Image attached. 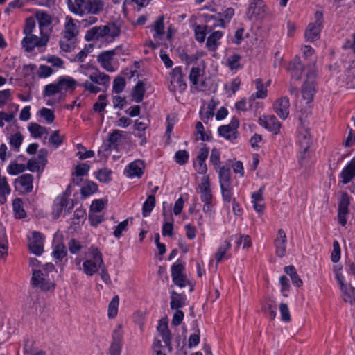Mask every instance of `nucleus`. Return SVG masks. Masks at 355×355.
<instances>
[{"instance_id":"nucleus-28","label":"nucleus","mask_w":355,"mask_h":355,"mask_svg":"<svg viewBox=\"0 0 355 355\" xmlns=\"http://www.w3.org/2000/svg\"><path fill=\"white\" fill-rule=\"evenodd\" d=\"M322 27L318 26L315 24L310 23L305 31L304 37L306 41L313 42L320 38V34Z\"/></svg>"},{"instance_id":"nucleus-33","label":"nucleus","mask_w":355,"mask_h":355,"mask_svg":"<svg viewBox=\"0 0 355 355\" xmlns=\"http://www.w3.org/2000/svg\"><path fill=\"white\" fill-rule=\"evenodd\" d=\"M262 309L270 320H272L275 318L277 304L275 301L271 299H267L262 305Z\"/></svg>"},{"instance_id":"nucleus-20","label":"nucleus","mask_w":355,"mask_h":355,"mask_svg":"<svg viewBox=\"0 0 355 355\" xmlns=\"http://www.w3.org/2000/svg\"><path fill=\"white\" fill-rule=\"evenodd\" d=\"M275 247V254L279 257H283L286 254V235L282 229L277 232V237L274 241Z\"/></svg>"},{"instance_id":"nucleus-49","label":"nucleus","mask_w":355,"mask_h":355,"mask_svg":"<svg viewBox=\"0 0 355 355\" xmlns=\"http://www.w3.org/2000/svg\"><path fill=\"white\" fill-rule=\"evenodd\" d=\"M119 298L118 295L114 296L109 304L108 317L114 318L116 316L118 312Z\"/></svg>"},{"instance_id":"nucleus-51","label":"nucleus","mask_w":355,"mask_h":355,"mask_svg":"<svg viewBox=\"0 0 355 355\" xmlns=\"http://www.w3.org/2000/svg\"><path fill=\"white\" fill-rule=\"evenodd\" d=\"M24 139L23 135L20 132H17L10 137V144L13 147L15 151H19V148Z\"/></svg>"},{"instance_id":"nucleus-27","label":"nucleus","mask_w":355,"mask_h":355,"mask_svg":"<svg viewBox=\"0 0 355 355\" xmlns=\"http://www.w3.org/2000/svg\"><path fill=\"white\" fill-rule=\"evenodd\" d=\"M157 331L162 336V340L166 347H170L171 336L168 327V322L165 320H160L157 326Z\"/></svg>"},{"instance_id":"nucleus-23","label":"nucleus","mask_w":355,"mask_h":355,"mask_svg":"<svg viewBox=\"0 0 355 355\" xmlns=\"http://www.w3.org/2000/svg\"><path fill=\"white\" fill-rule=\"evenodd\" d=\"M339 176L342 179L340 182L343 184H348L355 178V157L342 170Z\"/></svg>"},{"instance_id":"nucleus-44","label":"nucleus","mask_w":355,"mask_h":355,"mask_svg":"<svg viewBox=\"0 0 355 355\" xmlns=\"http://www.w3.org/2000/svg\"><path fill=\"white\" fill-rule=\"evenodd\" d=\"M155 33L153 37L155 40L160 38L164 34V16H160L154 24Z\"/></svg>"},{"instance_id":"nucleus-36","label":"nucleus","mask_w":355,"mask_h":355,"mask_svg":"<svg viewBox=\"0 0 355 355\" xmlns=\"http://www.w3.org/2000/svg\"><path fill=\"white\" fill-rule=\"evenodd\" d=\"M223 36V33L221 31H217L213 32L207 40L206 45L210 50H215L219 43L218 41Z\"/></svg>"},{"instance_id":"nucleus-30","label":"nucleus","mask_w":355,"mask_h":355,"mask_svg":"<svg viewBox=\"0 0 355 355\" xmlns=\"http://www.w3.org/2000/svg\"><path fill=\"white\" fill-rule=\"evenodd\" d=\"M103 26H94L88 30L85 34V39L87 41L98 40L105 37V32L103 31Z\"/></svg>"},{"instance_id":"nucleus-50","label":"nucleus","mask_w":355,"mask_h":355,"mask_svg":"<svg viewBox=\"0 0 355 355\" xmlns=\"http://www.w3.org/2000/svg\"><path fill=\"white\" fill-rule=\"evenodd\" d=\"M231 248V244L229 241H225L223 243L219 246L216 254V260L217 263H219L225 257L227 251Z\"/></svg>"},{"instance_id":"nucleus-5","label":"nucleus","mask_w":355,"mask_h":355,"mask_svg":"<svg viewBox=\"0 0 355 355\" xmlns=\"http://www.w3.org/2000/svg\"><path fill=\"white\" fill-rule=\"evenodd\" d=\"M31 282L34 287H38L44 291L53 290L55 283L53 279L44 277L42 270L33 269Z\"/></svg>"},{"instance_id":"nucleus-62","label":"nucleus","mask_w":355,"mask_h":355,"mask_svg":"<svg viewBox=\"0 0 355 355\" xmlns=\"http://www.w3.org/2000/svg\"><path fill=\"white\" fill-rule=\"evenodd\" d=\"M62 142L63 137L59 135V132L58 130L54 131L49 138V143L55 148H58Z\"/></svg>"},{"instance_id":"nucleus-11","label":"nucleus","mask_w":355,"mask_h":355,"mask_svg":"<svg viewBox=\"0 0 355 355\" xmlns=\"http://www.w3.org/2000/svg\"><path fill=\"white\" fill-rule=\"evenodd\" d=\"M28 246L29 250L37 256H40L44 251V238L41 233L33 232L28 237Z\"/></svg>"},{"instance_id":"nucleus-17","label":"nucleus","mask_w":355,"mask_h":355,"mask_svg":"<svg viewBox=\"0 0 355 355\" xmlns=\"http://www.w3.org/2000/svg\"><path fill=\"white\" fill-rule=\"evenodd\" d=\"M259 123L260 125L275 135H277L280 131L281 123L274 115L263 116L259 118Z\"/></svg>"},{"instance_id":"nucleus-39","label":"nucleus","mask_w":355,"mask_h":355,"mask_svg":"<svg viewBox=\"0 0 355 355\" xmlns=\"http://www.w3.org/2000/svg\"><path fill=\"white\" fill-rule=\"evenodd\" d=\"M13 211L16 218H24L26 214L23 207V202L20 198H15L12 202Z\"/></svg>"},{"instance_id":"nucleus-46","label":"nucleus","mask_w":355,"mask_h":355,"mask_svg":"<svg viewBox=\"0 0 355 355\" xmlns=\"http://www.w3.org/2000/svg\"><path fill=\"white\" fill-rule=\"evenodd\" d=\"M52 254L55 260L62 261L67 256V252L64 245L59 243L54 247Z\"/></svg>"},{"instance_id":"nucleus-7","label":"nucleus","mask_w":355,"mask_h":355,"mask_svg":"<svg viewBox=\"0 0 355 355\" xmlns=\"http://www.w3.org/2000/svg\"><path fill=\"white\" fill-rule=\"evenodd\" d=\"M298 119L302 125L299 128L298 142L301 148V153H305L309 148L311 144V137L309 131L305 128V121L302 114H300Z\"/></svg>"},{"instance_id":"nucleus-13","label":"nucleus","mask_w":355,"mask_h":355,"mask_svg":"<svg viewBox=\"0 0 355 355\" xmlns=\"http://www.w3.org/2000/svg\"><path fill=\"white\" fill-rule=\"evenodd\" d=\"M171 76V89L175 91L177 89L180 92H183L187 88V83L184 79L182 67H176L170 73Z\"/></svg>"},{"instance_id":"nucleus-40","label":"nucleus","mask_w":355,"mask_h":355,"mask_svg":"<svg viewBox=\"0 0 355 355\" xmlns=\"http://www.w3.org/2000/svg\"><path fill=\"white\" fill-rule=\"evenodd\" d=\"M343 293V299L345 302L355 306V288L352 286H346L340 289Z\"/></svg>"},{"instance_id":"nucleus-8","label":"nucleus","mask_w":355,"mask_h":355,"mask_svg":"<svg viewBox=\"0 0 355 355\" xmlns=\"http://www.w3.org/2000/svg\"><path fill=\"white\" fill-rule=\"evenodd\" d=\"M239 122L236 117H233L228 125H221L218 128V134L220 137L227 140L233 141L237 138Z\"/></svg>"},{"instance_id":"nucleus-22","label":"nucleus","mask_w":355,"mask_h":355,"mask_svg":"<svg viewBox=\"0 0 355 355\" xmlns=\"http://www.w3.org/2000/svg\"><path fill=\"white\" fill-rule=\"evenodd\" d=\"M57 82L61 92L64 91L65 92H69V93H71L76 89V87L80 85L74 78L69 76H62L59 77Z\"/></svg>"},{"instance_id":"nucleus-19","label":"nucleus","mask_w":355,"mask_h":355,"mask_svg":"<svg viewBox=\"0 0 355 355\" xmlns=\"http://www.w3.org/2000/svg\"><path fill=\"white\" fill-rule=\"evenodd\" d=\"M234 15V10L232 8H227L224 10L223 13H218V18L214 15H207V21H210L214 20L215 22L213 24V26L225 27V21L229 22L232 17Z\"/></svg>"},{"instance_id":"nucleus-35","label":"nucleus","mask_w":355,"mask_h":355,"mask_svg":"<svg viewBox=\"0 0 355 355\" xmlns=\"http://www.w3.org/2000/svg\"><path fill=\"white\" fill-rule=\"evenodd\" d=\"M284 272L290 276L292 283L297 287L302 285V281L297 275L296 270L293 266H288L284 268Z\"/></svg>"},{"instance_id":"nucleus-45","label":"nucleus","mask_w":355,"mask_h":355,"mask_svg":"<svg viewBox=\"0 0 355 355\" xmlns=\"http://www.w3.org/2000/svg\"><path fill=\"white\" fill-rule=\"evenodd\" d=\"M98 189V186L96 183L88 181L86 184L81 188L80 193L83 197L87 198L93 194Z\"/></svg>"},{"instance_id":"nucleus-59","label":"nucleus","mask_w":355,"mask_h":355,"mask_svg":"<svg viewBox=\"0 0 355 355\" xmlns=\"http://www.w3.org/2000/svg\"><path fill=\"white\" fill-rule=\"evenodd\" d=\"M93 49L92 44L85 45V48L82 49L75 57V60L78 62H83L85 58L87 56L88 53H90Z\"/></svg>"},{"instance_id":"nucleus-29","label":"nucleus","mask_w":355,"mask_h":355,"mask_svg":"<svg viewBox=\"0 0 355 355\" xmlns=\"http://www.w3.org/2000/svg\"><path fill=\"white\" fill-rule=\"evenodd\" d=\"M170 306L172 309L179 310L185 305L186 296L184 294H179L174 291H171Z\"/></svg>"},{"instance_id":"nucleus-53","label":"nucleus","mask_w":355,"mask_h":355,"mask_svg":"<svg viewBox=\"0 0 355 355\" xmlns=\"http://www.w3.org/2000/svg\"><path fill=\"white\" fill-rule=\"evenodd\" d=\"M256 89L257 91L254 95L252 96V97L254 96L257 98H264L266 97L267 89L264 87L261 78H257L256 80Z\"/></svg>"},{"instance_id":"nucleus-57","label":"nucleus","mask_w":355,"mask_h":355,"mask_svg":"<svg viewBox=\"0 0 355 355\" xmlns=\"http://www.w3.org/2000/svg\"><path fill=\"white\" fill-rule=\"evenodd\" d=\"M279 311L283 322H288L291 320L290 311L286 304L281 303L279 304Z\"/></svg>"},{"instance_id":"nucleus-1","label":"nucleus","mask_w":355,"mask_h":355,"mask_svg":"<svg viewBox=\"0 0 355 355\" xmlns=\"http://www.w3.org/2000/svg\"><path fill=\"white\" fill-rule=\"evenodd\" d=\"M67 3L70 11L80 16L98 15L104 7L103 0H67Z\"/></svg>"},{"instance_id":"nucleus-58","label":"nucleus","mask_w":355,"mask_h":355,"mask_svg":"<svg viewBox=\"0 0 355 355\" xmlns=\"http://www.w3.org/2000/svg\"><path fill=\"white\" fill-rule=\"evenodd\" d=\"M35 27V21L33 17H29L26 19L25 26L23 32L25 35L33 34V29Z\"/></svg>"},{"instance_id":"nucleus-52","label":"nucleus","mask_w":355,"mask_h":355,"mask_svg":"<svg viewBox=\"0 0 355 355\" xmlns=\"http://www.w3.org/2000/svg\"><path fill=\"white\" fill-rule=\"evenodd\" d=\"M26 169V167L23 164L11 163L7 168V171L10 175H16Z\"/></svg>"},{"instance_id":"nucleus-14","label":"nucleus","mask_w":355,"mask_h":355,"mask_svg":"<svg viewBox=\"0 0 355 355\" xmlns=\"http://www.w3.org/2000/svg\"><path fill=\"white\" fill-rule=\"evenodd\" d=\"M306 66H308V64L305 62H302L300 58L296 56L289 62L287 70L291 78L299 80L302 78L303 72L306 69Z\"/></svg>"},{"instance_id":"nucleus-56","label":"nucleus","mask_w":355,"mask_h":355,"mask_svg":"<svg viewBox=\"0 0 355 355\" xmlns=\"http://www.w3.org/2000/svg\"><path fill=\"white\" fill-rule=\"evenodd\" d=\"M169 217L171 218V221L167 220L164 222L162 226V235L164 236H171L173 235V220L171 214H169Z\"/></svg>"},{"instance_id":"nucleus-10","label":"nucleus","mask_w":355,"mask_h":355,"mask_svg":"<svg viewBox=\"0 0 355 355\" xmlns=\"http://www.w3.org/2000/svg\"><path fill=\"white\" fill-rule=\"evenodd\" d=\"M315 76V71L313 68L308 67L306 73V80L302 87V96L309 101H312L315 94V83L313 78Z\"/></svg>"},{"instance_id":"nucleus-54","label":"nucleus","mask_w":355,"mask_h":355,"mask_svg":"<svg viewBox=\"0 0 355 355\" xmlns=\"http://www.w3.org/2000/svg\"><path fill=\"white\" fill-rule=\"evenodd\" d=\"M208 28L207 26L196 25L195 26L194 32L196 40L200 42L205 41L206 37V31Z\"/></svg>"},{"instance_id":"nucleus-41","label":"nucleus","mask_w":355,"mask_h":355,"mask_svg":"<svg viewBox=\"0 0 355 355\" xmlns=\"http://www.w3.org/2000/svg\"><path fill=\"white\" fill-rule=\"evenodd\" d=\"M28 129L34 138H40L46 132V128L35 123H31Z\"/></svg>"},{"instance_id":"nucleus-48","label":"nucleus","mask_w":355,"mask_h":355,"mask_svg":"<svg viewBox=\"0 0 355 355\" xmlns=\"http://www.w3.org/2000/svg\"><path fill=\"white\" fill-rule=\"evenodd\" d=\"M60 92V87L58 86V82H56L46 85L44 87L43 95L44 96L49 97Z\"/></svg>"},{"instance_id":"nucleus-24","label":"nucleus","mask_w":355,"mask_h":355,"mask_svg":"<svg viewBox=\"0 0 355 355\" xmlns=\"http://www.w3.org/2000/svg\"><path fill=\"white\" fill-rule=\"evenodd\" d=\"M114 55V51H107L102 52L97 58V60L101 64V67L110 72L114 71L111 64V60L113 59Z\"/></svg>"},{"instance_id":"nucleus-3","label":"nucleus","mask_w":355,"mask_h":355,"mask_svg":"<svg viewBox=\"0 0 355 355\" xmlns=\"http://www.w3.org/2000/svg\"><path fill=\"white\" fill-rule=\"evenodd\" d=\"M89 81L86 80L82 84H80V87H84L86 91L92 94H97L101 91V88L98 85H102L105 87H108L110 77L99 71H96L91 73L89 76Z\"/></svg>"},{"instance_id":"nucleus-42","label":"nucleus","mask_w":355,"mask_h":355,"mask_svg":"<svg viewBox=\"0 0 355 355\" xmlns=\"http://www.w3.org/2000/svg\"><path fill=\"white\" fill-rule=\"evenodd\" d=\"M155 205V197L154 195H149L143 204L142 215L144 217L148 216Z\"/></svg>"},{"instance_id":"nucleus-43","label":"nucleus","mask_w":355,"mask_h":355,"mask_svg":"<svg viewBox=\"0 0 355 355\" xmlns=\"http://www.w3.org/2000/svg\"><path fill=\"white\" fill-rule=\"evenodd\" d=\"M122 131L114 130L109 135L107 139L110 148H116L118 146V141L122 137Z\"/></svg>"},{"instance_id":"nucleus-21","label":"nucleus","mask_w":355,"mask_h":355,"mask_svg":"<svg viewBox=\"0 0 355 355\" xmlns=\"http://www.w3.org/2000/svg\"><path fill=\"white\" fill-rule=\"evenodd\" d=\"M144 168V162L140 159H137L131 162L126 166L124 171V173L126 175V176L130 178H141L143 175Z\"/></svg>"},{"instance_id":"nucleus-47","label":"nucleus","mask_w":355,"mask_h":355,"mask_svg":"<svg viewBox=\"0 0 355 355\" xmlns=\"http://www.w3.org/2000/svg\"><path fill=\"white\" fill-rule=\"evenodd\" d=\"M241 57L236 53H234L227 58V63L231 70H236L242 67L240 64Z\"/></svg>"},{"instance_id":"nucleus-15","label":"nucleus","mask_w":355,"mask_h":355,"mask_svg":"<svg viewBox=\"0 0 355 355\" xmlns=\"http://www.w3.org/2000/svg\"><path fill=\"white\" fill-rule=\"evenodd\" d=\"M123 336L122 326L119 324L112 333V342L110 347V355H121Z\"/></svg>"},{"instance_id":"nucleus-31","label":"nucleus","mask_w":355,"mask_h":355,"mask_svg":"<svg viewBox=\"0 0 355 355\" xmlns=\"http://www.w3.org/2000/svg\"><path fill=\"white\" fill-rule=\"evenodd\" d=\"M146 92L145 85L141 80H139L133 87L132 97L136 103H141L143 101Z\"/></svg>"},{"instance_id":"nucleus-26","label":"nucleus","mask_w":355,"mask_h":355,"mask_svg":"<svg viewBox=\"0 0 355 355\" xmlns=\"http://www.w3.org/2000/svg\"><path fill=\"white\" fill-rule=\"evenodd\" d=\"M33 175L24 174L15 180V184L16 187L17 184H19L25 192L29 193L33 190Z\"/></svg>"},{"instance_id":"nucleus-16","label":"nucleus","mask_w":355,"mask_h":355,"mask_svg":"<svg viewBox=\"0 0 355 355\" xmlns=\"http://www.w3.org/2000/svg\"><path fill=\"white\" fill-rule=\"evenodd\" d=\"M184 270V266L180 263H175L171 266V277L173 283L180 288H184L187 285V279L182 273Z\"/></svg>"},{"instance_id":"nucleus-60","label":"nucleus","mask_w":355,"mask_h":355,"mask_svg":"<svg viewBox=\"0 0 355 355\" xmlns=\"http://www.w3.org/2000/svg\"><path fill=\"white\" fill-rule=\"evenodd\" d=\"M125 86V80L123 77H117L114 79L113 83V89L114 91L119 94L121 93Z\"/></svg>"},{"instance_id":"nucleus-32","label":"nucleus","mask_w":355,"mask_h":355,"mask_svg":"<svg viewBox=\"0 0 355 355\" xmlns=\"http://www.w3.org/2000/svg\"><path fill=\"white\" fill-rule=\"evenodd\" d=\"M103 264H100L98 261L93 260H85L83 263V268L85 273L92 276L96 273L100 268H102Z\"/></svg>"},{"instance_id":"nucleus-9","label":"nucleus","mask_w":355,"mask_h":355,"mask_svg":"<svg viewBox=\"0 0 355 355\" xmlns=\"http://www.w3.org/2000/svg\"><path fill=\"white\" fill-rule=\"evenodd\" d=\"M350 196L347 192H343L338 202V218L339 223L345 226L349 215V205L350 204Z\"/></svg>"},{"instance_id":"nucleus-38","label":"nucleus","mask_w":355,"mask_h":355,"mask_svg":"<svg viewBox=\"0 0 355 355\" xmlns=\"http://www.w3.org/2000/svg\"><path fill=\"white\" fill-rule=\"evenodd\" d=\"M10 193V189L6 177H0V204L6 202V195Z\"/></svg>"},{"instance_id":"nucleus-18","label":"nucleus","mask_w":355,"mask_h":355,"mask_svg":"<svg viewBox=\"0 0 355 355\" xmlns=\"http://www.w3.org/2000/svg\"><path fill=\"white\" fill-rule=\"evenodd\" d=\"M290 102L286 96L281 97L275 101L273 105L275 112L283 120L289 114Z\"/></svg>"},{"instance_id":"nucleus-63","label":"nucleus","mask_w":355,"mask_h":355,"mask_svg":"<svg viewBox=\"0 0 355 355\" xmlns=\"http://www.w3.org/2000/svg\"><path fill=\"white\" fill-rule=\"evenodd\" d=\"M54 71L51 67L42 64L39 67L37 75L40 78H47L53 73Z\"/></svg>"},{"instance_id":"nucleus-4","label":"nucleus","mask_w":355,"mask_h":355,"mask_svg":"<svg viewBox=\"0 0 355 355\" xmlns=\"http://www.w3.org/2000/svg\"><path fill=\"white\" fill-rule=\"evenodd\" d=\"M71 185H68L65 191L55 199L52 210L53 218H58L64 208L65 209V211L67 212L73 209V202L72 200H70L68 199L71 192Z\"/></svg>"},{"instance_id":"nucleus-34","label":"nucleus","mask_w":355,"mask_h":355,"mask_svg":"<svg viewBox=\"0 0 355 355\" xmlns=\"http://www.w3.org/2000/svg\"><path fill=\"white\" fill-rule=\"evenodd\" d=\"M78 31L76 30V26L73 23V19H70L65 24L64 38H65L67 41H69L75 37Z\"/></svg>"},{"instance_id":"nucleus-12","label":"nucleus","mask_w":355,"mask_h":355,"mask_svg":"<svg viewBox=\"0 0 355 355\" xmlns=\"http://www.w3.org/2000/svg\"><path fill=\"white\" fill-rule=\"evenodd\" d=\"M47 42L48 37H42L40 38L35 35L31 34L26 35V37H24L21 41V45L27 52H31L36 46L41 47L46 46Z\"/></svg>"},{"instance_id":"nucleus-6","label":"nucleus","mask_w":355,"mask_h":355,"mask_svg":"<svg viewBox=\"0 0 355 355\" xmlns=\"http://www.w3.org/2000/svg\"><path fill=\"white\" fill-rule=\"evenodd\" d=\"M267 14V8L263 0H252L248 9L247 15L250 20L255 21L263 18Z\"/></svg>"},{"instance_id":"nucleus-61","label":"nucleus","mask_w":355,"mask_h":355,"mask_svg":"<svg viewBox=\"0 0 355 355\" xmlns=\"http://www.w3.org/2000/svg\"><path fill=\"white\" fill-rule=\"evenodd\" d=\"M112 171L107 168L101 169L98 171L97 179L102 182H108L111 180Z\"/></svg>"},{"instance_id":"nucleus-2","label":"nucleus","mask_w":355,"mask_h":355,"mask_svg":"<svg viewBox=\"0 0 355 355\" xmlns=\"http://www.w3.org/2000/svg\"><path fill=\"white\" fill-rule=\"evenodd\" d=\"M218 177L223 200L225 203H230L231 200L235 199L231 180L230 168L228 166L220 167L218 171Z\"/></svg>"},{"instance_id":"nucleus-64","label":"nucleus","mask_w":355,"mask_h":355,"mask_svg":"<svg viewBox=\"0 0 355 355\" xmlns=\"http://www.w3.org/2000/svg\"><path fill=\"white\" fill-rule=\"evenodd\" d=\"M40 115L44 117L46 121L49 123L53 122L55 119V115L53 110L46 107H43L40 111Z\"/></svg>"},{"instance_id":"nucleus-55","label":"nucleus","mask_w":355,"mask_h":355,"mask_svg":"<svg viewBox=\"0 0 355 355\" xmlns=\"http://www.w3.org/2000/svg\"><path fill=\"white\" fill-rule=\"evenodd\" d=\"M175 162L180 165L185 164L189 159V153L185 150H180L175 153Z\"/></svg>"},{"instance_id":"nucleus-25","label":"nucleus","mask_w":355,"mask_h":355,"mask_svg":"<svg viewBox=\"0 0 355 355\" xmlns=\"http://www.w3.org/2000/svg\"><path fill=\"white\" fill-rule=\"evenodd\" d=\"M103 31L105 32V37L110 41H112L119 36L121 26L118 23H108L103 26Z\"/></svg>"},{"instance_id":"nucleus-37","label":"nucleus","mask_w":355,"mask_h":355,"mask_svg":"<svg viewBox=\"0 0 355 355\" xmlns=\"http://www.w3.org/2000/svg\"><path fill=\"white\" fill-rule=\"evenodd\" d=\"M36 18L38 21L40 33L42 34L43 28L49 26L51 24V17L44 12H37Z\"/></svg>"}]
</instances>
